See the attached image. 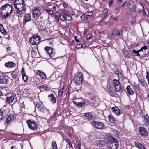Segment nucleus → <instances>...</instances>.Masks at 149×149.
<instances>
[{
  "label": "nucleus",
  "instance_id": "obj_46",
  "mask_svg": "<svg viewBox=\"0 0 149 149\" xmlns=\"http://www.w3.org/2000/svg\"><path fill=\"white\" fill-rule=\"evenodd\" d=\"M76 144L79 149H80L81 147V143L79 141H76Z\"/></svg>",
  "mask_w": 149,
  "mask_h": 149
},
{
  "label": "nucleus",
  "instance_id": "obj_59",
  "mask_svg": "<svg viewBox=\"0 0 149 149\" xmlns=\"http://www.w3.org/2000/svg\"><path fill=\"white\" fill-rule=\"evenodd\" d=\"M113 21H110L109 22V25L110 26H111L113 25Z\"/></svg>",
  "mask_w": 149,
  "mask_h": 149
},
{
  "label": "nucleus",
  "instance_id": "obj_18",
  "mask_svg": "<svg viewBox=\"0 0 149 149\" xmlns=\"http://www.w3.org/2000/svg\"><path fill=\"white\" fill-rule=\"evenodd\" d=\"M139 131L141 135L143 136H146L148 134V132L145 128L143 127H139Z\"/></svg>",
  "mask_w": 149,
  "mask_h": 149
},
{
  "label": "nucleus",
  "instance_id": "obj_29",
  "mask_svg": "<svg viewBox=\"0 0 149 149\" xmlns=\"http://www.w3.org/2000/svg\"><path fill=\"white\" fill-rule=\"evenodd\" d=\"M108 118L109 121L111 123H114L116 122V118L111 114L109 116Z\"/></svg>",
  "mask_w": 149,
  "mask_h": 149
},
{
  "label": "nucleus",
  "instance_id": "obj_5",
  "mask_svg": "<svg viewBox=\"0 0 149 149\" xmlns=\"http://www.w3.org/2000/svg\"><path fill=\"white\" fill-rule=\"evenodd\" d=\"M11 14L10 12H8L2 8H0V18L4 19L7 18Z\"/></svg>",
  "mask_w": 149,
  "mask_h": 149
},
{
  "label": "nucleus",
  "instance_id": "obj_25",
  "mask_svg": "<svg viewBox=\"0 0 149 149\" xmlns=\"http://www.w3.org/2000/svg\"><path fill=\"white\" fill-rule=\"evenodd\" d=\"M15 95L12 94L10 97H7L6 99V101L9 103H10L12 102L14 100V98Z\"/></svg>",
  "mask_w": 149,
  "mask_h": 149
},
{
  "label": "nucleus",
  "instance_id": "obj_54",
  "mask_svg": "<svg viewBox=\"0 0 149 149\" xmlns=\"http://www.w3.org/2000/svg\"><path fill=\"white\" fill-rule=\"evenodd\" d=\"M31 54L33 55H34L36 54V51L34 49H32L31 51Z\"/></svg>",
  "mask_w": 149,
  "mask_h": 149
},
{
  "label": "nucleus",
  "instance_id": "obj_21",
  "mask_svg": "<svg viewBox=\"0 0 149 149\" xmlns=\"http://www.w3.org/2000/svg\"><path fill=\"white\" fill-rule=\"evenodd\" d=\"M19 71L16 70H15L12 72L11 75L13 79H17L19 75Z\"/></svg>",
  "mask_w": 149,
  "mask_h": 149
},
{
  "label": "nucleus",
  "instance_id": "obj_53",
  "mask_svg": "<svg viewBox=\"0 0 149 149\" xmlns=\"http://www.w3.org/2000/svg\"><path fill=\"white\" fill-rule=\"evenodd\" d=\"M82 46H83L82 45L78 44L76 46V48L77 49H79L80 47H82Z\"/></svg>",
  "mask_w": 149,
  "mask_h": 149
},
{
  "label": "nucleus",
  "instance_id": "obj_11",
  "mask_svg": "<svg viewBox=\"0 0 149 149\" xmlns=\"http://www.w3.org/2000/svg\"><path fill=\"white\" fill-rule=\"evenodd\" d=\"M1 8L8 12H10L11 14L13 12V6L8 4H6L3 5Z\"/></svg>",
  "mask_w": 149,
  "mask_h": 149
},
{
  "label": "nucleus",
  "instance_id": "obj_33",
  "mask_svg": "<svg viewBox=\"0 0 149 149\" xmlns=\"http://www.w3.org/2000/svg\"><path fill=\"white\" fill-rule=\"evenodd\" d=\"M7 81V79L3 77H0V83L2 84H5Z\"/></svg>",
  "mask_w": 149,
  "mask_h": 149
},
{
  "label": "nucleus",
  "instance_id": "obj_9",
  "mask_svg": "<svg viewBox=\"0 0 149 149\" xmlns=\"http://www.w3.org/2000/svg\"><path fill=\"white\" fill-rule=\"evenodd\" d=\"M92 123L96 128L102 130L104 128V125L102 122L94 121L92 122Z\"/></svg>",
  "mask_w": 149,
  "mask_h": 149
},
{
  "label": "nucleus",
  "instance_id": "obj_27",
  "mask_svg": "<svg viewBox=\"0 0 149 149\" xmlns=\"http://www.w3.org/2000/svg\"><path fill=\"white\" fill-rule=\"evenodd\" d=\"M0 31L1 33H3L4 35L8 34V32L6 31L2 24H0Z\"/></svg>",
  "mask_w": 149,
  "mask_h": 149
},
{
  "label": "nucleus",
  "instance_id": "obj_47",
  "mask_svg": "<svg viewBox=\"0 0 149 149\" xmlns=\"http://www.w3.org/2000/svg\"><path fill=\"white\" fill-rule=\"evenodd\" d=\"M55 18L57 19L60 18V15L58 13H56L55 14Z\"/></svg>",
  "mask_w": 149,
  "mask_h": 149
},
{
  "label": "nucleus",
  "instance_id": "obj_35",
  "mask_svg": "<svg viewBox=\"0 0 149 149\" xmlns=\"http://www.w3.org/2000/svg\"><path fill=\"white\" fill-rule=\"evenodd\" d=\"M144 121L146 125H149V117L147 115L144 116Z\"/></svg>",
  "mask_w": 149,
  "mask_h": 149
},
{
  "label": "nucleus",
  "instance_id": "obj_10",
  "mask_svg": "<svg viewBox=\"0 0 149 149\" xmlns=\"http://www.w3.org/2000/svg\"><path fill=\"white\" fill-rule=\"evenodd\" d=\"M113 86L116 91L121 92L122 91V90L121 88L119 82L118 80L114 79L113 81Z\"/></svg>",
  "mask_w": 149,
  "mask_h": 149
},
{
  "label": "nucleus",
  "instance_id": "obj_7",
  "mask_svg": "<svg viewBox=\"0 0 149 149\" xmlns=\"http://www.w3.org/2000/svg\"><path fill=\"white\" fill-rule=\"evenodd\" d=\"M42 13L40 7L38 6L34 8L33 12V17H38Z\"/></svg>",
  "mask_w": 149,
  "mask_h": 149
},
{
  "label": "nucleus",
  "instance_id": "obj_58",
  "mask_svg": "<svg viewBox=\"0 0 149 149\" xmlns=\"http://www.w3.org/2000/svg\"><path fill=\"white\" fill-rule=\"evenodd\" d=\"M134 86L137 90H139V86L138 85V84L136 85L135 84H134Z\"/></svg>",
  "mask_w": 149,
  "mask_h": 149
},
{
  "label": "nucleus",
  "instance_id": "obj_14",
  "mask_svg": "<svg viewBox=\"0 0 149 149\" xmlns=\"http://www.w3.org/2000/svg\"><path fill=\"white\" fill-rule=\"evenodd\" d=\"M30 14L29 13L25 14L23 22V24L25 25L28 21L31 20Z\"/></svg>",
  "mask_w": 149,
  "mask_h": 149
},
{
  "label": "nucleus",
  "instance_id": "obj_15",
  "mask_svg": "<svg viewBox=\"0 0 149 149\" xmlns=\"http://www.w3.org/2000/svg\"><path fill=\"white\" fill-rule=\"evenodd\" d=\"M127 8L128 10L130 11H133L135 12V11L134 10V2L132 1H129L128 3Z\"/></svg>",
  "mask_w": 149,
  "mask_h": 149
},
{
  "label": "nucleus",
  "instance_id": "obj_28",
  "mask_svg": "<svg viewBox=\"0 0 149 149\" xmlns=\"http://www.w3.org/2000/svg\"><path fill=\"white\" fill-rule=\"evenodd\" d=\"M37 74L41 77L43 79L46 78V75L43 72H41L40 70H38L37 73Z\"/></svg>",
  "mask_w": 149,
  "mask_h": 149
},
{
  "label": "nucleus",
  "instance_id": "obj_55",
  "mask_svg": "<svg viewBox=\"0 0 149 149\" xmlns=\"http://www.w3.org/2000/svg\"><path fill=\"white\" fill-rule=\"evenodd\" d=\"M117 75L118 77H122V74L120 72L118 73V74H117Z\"/></svg>",
  "mask_w": 149,
  "mask_h": 149
},
{
  "label": "nucleus",
  "instance_id": "obj_16",
  "mask_svg": "<svg viewBox=\"0 0 149 149\" xmlns=\"http://www.w3.org/2000/svg\"><path fill=\"white\" fill-rule=\"evenodd\" d=\"M83 116L85 118L89 120H94V116L92 115L91 113H84Z\"/></svg>",
  "mask_w": 149,
  "mask_h": 149
},
{
  "label": "nucleus",
  "instance_id": "obj_1",
  "mask_svg": "<svg viewBox=\"0 0 149 149\" xmlns=\"http://www.w3.org/2000/svg\"><path fill=\"white\" fill-rule=\"evenodd\" d=\"M14 5L17 14L21 15L25 12L26 5L23 0H15Z\"/></svg>",
  "mask_w": 149,
  "mask_h": 149
},
{
  "label": "nucleus",
  "instance_id": "obj_12",
  "mask_svg": "<svg viewBox=\"0 0 149 149\" xmlns=\"http://www.w3.org/2000/svg\"><path fill=\"white\" fill-rule=\"evenodd\" d=\"M93 144L95 146L100 147L106 144V142L104 140H97Z\"/></svg>",
  "mask_w": 149,
  "mask_h": 149
},
{
  "label": "nucleus",
  "instance_id": "obj_61",
  "mask_svg": "<svg viewBox=\"0 0 149 149\" xmlns=\"http://www.w3.org/2000/svg\"><path fill=\"white\" fill-rule=\"evenodd\" d=\"M119 70L118 69H117L115 71V73L116 74H118V73H119Z\"/></svg>",
  "mask_w": 149,
  "mask_h": 149
},
{
  "label": "nucleus",
  "instance_id": "obj_41",
  "mask_svg": "<svg viewBox=\"0 0 149 149\" xmlns=\"http://www.w3.org/2000/svg\"><path fill=\"white\" fill-rule=\"evenodd\" d=\"M38 88L44 90H46L47 89V87L44 85H41L38 86Z\"/></svg>",
  "mask_w": 149,
  "mask_h": 149
},
{
  "label": "nucleus",
  "instance_id": "obj_32",
  "mask_svg": "<svg viewBox=\"0 0 149 149\" xmlns=\"http://www.w3.org/2000/svg\"><path fill=\"white\" fill-rule=\"evenodd\" d=\"M36 106L40 111L43 112L44 111L43 106L39 103H37L36 104Z\"/></svg>",
  "mask_w": 149,
  "mask_h": 149
},
{
  "label": "nucleus",
  "instance_id": "obj_42",
  "mask_svg": "<svg viewBox=\"0 0 149 149\" xmlns=\"http://www.w3.org/2000/svg\"><path fill=\"white\" fill-rule=\"evenodd\" d=\"M86 103L85 102H78L77 106H80V107H82Z\"/></svg>",
  "mask_w": 149,
  "mask_h": 149
},
{
  "label": "nucleus",
  "instance_id": "obj_60",
  "mask_svg": "<svg viewBox=\"0 0 149 149\" xmlns=\"http://www.w3.org/2000/svg\"><path fill=\"white\" fill-rule=\"evenodd\" d=\"M123 0H118L117 1V3L118 4H120L122 3L123 1Z\"/></svg>",
  "mask_w": 149,
  "mask_h": 149
},
{
  "label": "nucleus",
  "instance_id": "obj_31",
  "mask_svg": "<svg viewBox=\"0 0 149 149\" xmlns=\"http://www.w3.org/2000/svg\"><path fill=\"white\" fill-rule=\"evenodd\" d=\"M22 79L25 82H26L27 80L28 77L25 73L24 71V70H22Z\"/></svg>",
  "mask_w": 149,
  "mask_h": 149
},
{
  "label": "nucleus",
  "instance_id": "obj_13",
  "mask_svg": "<svg viewBox=\"0 0 149 149\" xmlns=\"http://www.w3.org/2000/svg\"><path fill=\"white\" fill-rule=\"evenodd\" d=\"M122 33V31L121 30H114L112 32L111 34V36L112 38H113L115 36H120Z\"/></svg>",
  "mask_w": 149,
  "mask_h": 149
},
{
  "label": "nucleus",
  "instance_id": "obj_37",
  "mask_svg": "<svg viewBox=\"0 0 149 149\" xmlns=\"http://www.w3.org/2000/svg\"><path fill=\"white\" fill-rule=\"evenodd\" d=\"M110 19L111 20H114L116 21H117L118 20V16H116L114 17L113 15H111L110 17Z\"/></svg>",
  "mask_w": 149,
  "mask_h": 149
},
{
  "label": "nucleus",
  "instance_id": "obj_63",
  "mask_svg": "<svg viewBox=\"0 0 149 149\" xmlns=\"http://www.w3.org/2000/svg\"><path fill=\"white\" fill-rule=\"evenodd\" d=\"M87 31V30L86 29H85L84 31V33H83V34L85 35L86 34V32Z\"/></svg>",
  "mask_w": 149,
  "mask_h": 149
},
{
  "label": "nucleus",
  "instance_id": "obj_56",
  "mask_svg": "<svg viewBox=\"0 0 149 149\" xmlns=\"http://www.w3.org/2000/svg\"><path fill=\"white\" fill-rule=\"evenodd\" d=\"M146 78L148 80V84L149 85V75L147 74V75L146 76Z\"/></svg>",
  "mask_w": 149,
  "mask_h": 149
},
{
  "label": "nucleus",
  "instance_id": "obj_24",
  "mask_svg": "<svg viewBox=\"0 0 149 149\" xmlns=\"http://www.w3.org/2000/svg\"><path fill=\"white\" fill-rule=\"evenodd\" d=\"M134 143L136 146L139 149H145V147L144 145L139 143L137 141H136L134 142Z\"/></svg>",
  "mask_w": 149,
  "mask_h": 149
},
{
  "label": "nucleus",
  "instance_id": "obj_64",
  "mask_svg": "<svg viewBox=\"0 0 149 149\" xmlns=\"http://www.w3.org/2000/svg\"><path fill=\"white\" fill-rule=\"evenodd\" d=\"M73 102L74 104H75L77 106V104H78V102H76V101H73Z\"/></svg>",
  "mask_w": 149,
  "mask_h": 149
},
{
  "label": "nucleus",
  "instance_id": "obj_62",
  "mask_svg": "<svg viewBox=\"0 0 149 149\" xmlns=\"http://www.w3.org/2000/svg\"><path fill=\"white\" fill-rule=\"evenodd\" d=\"M120 7H118L116 8H115L116 10H120Z\"/></svg>",
  "mask_w": 149,
  "mask_h": 149
},
{
  "label": "nucleus",
  "instance_id": "obj_39",
  "mask_svg": "<svg viewBox=\"0 0 149 149\" xmlns=\"http://www.w3.org/2000/svg\"><path fill=\"white\" fill-rule=\"evenodd\" d=\"M139 82L140 84L143 86H145V83L144 81L142 79H140L139 80Z\"/></svg>",
  "mask_w": 149,
  "mask_h": 149
},
{
  "label": "nucleus",
  "instance_id": "obj_20",
  "mask_svg": "<svg viewBox=\"0 0 149 149\" xmlns=\"http://www.w3.org/2000/svg\"><path fill=\"white\" fill-rule=\"evenodd\" d=\"M147 47L146 46H144L138 51H136L135 50H132V52L136 54V56H139V57H140V55L139 53L141 51H143V50H147Z\"/></svg>",
  "mask_w": 149,
  "mask_h": 149
},
{
  "label": "nucleus",
  "instance_id": "obj_48",
  "mask_svg": "<svg viewBox=\"0 0 149 149\" xmlns=\"http://www.w3.org/2000/svg\"><path fill=\"white\" fill-rule=\"evenodd\" d=\"M107 90L108 91L109 93L110 94V95H111L112 93V91L111 89V88L109 87V88H108Z\"/></svg>",
  "mask_w": 149,
  "mask_h": 149
},
{
  "label": "nucleus",
  "instance_id": "obj_49",
  "mask_svg": "<svg viewBox=\"0 0 149 149\" xmlns=\"http://www.w3.org/2000/svg\"><path fill=\"white\" fill-rule=\"evenodd\" d=\"M93 13L92 12L90 11L86 13V15L88 16H91L93 15Z\"/></svg>",
  "mask_w": 149,
  "mask_h": 149
},
{
  "label": "nucleus",
  "instance_id": "obj_19",
  "mask_svg": "<svg viewBox=\"0 0 149 149\" xmlns=\"http://www.w3.org/2000/svg\"><path fill=\"white\" fill-rule=\"evenodd\" d=\"M8 114L3 109L0 110V120L5 118V116Z\"/></svg>",
  "mask_w": 149,
  "mask_h": 149
},
{
  "label": "nucleus",
  "instance_id": "obj_17",
  "mask_svg": "<svg viewBox=\"0 0 149 149\" xmlns=\"http://www.w3.org/2000/svg\"><path fill=\"white\" fill-rule=\"evenodd\" d=\"M112 112L117 116H119L122 113V112L117 107H112Z\"/></svg>",
  "mask_w": 149,
  "mask_h": 149
},
{
  "label": "nucleus",
  "instance_id": "obj_30",
  "mask_svg": "<svg viewBox=\"0 0 149 149\" xmlns=\"http://www.w3.org/2000/svg\"><path fill=\"white\" fill-rule=\"evenodd\" d=\"M126 89L128 93L130 95H132L134 93V91L131 88L130 86L129 85L127 87Z\"/></svg>",
  "mask_w": 149,
  "mask_h": 149
},
{
  "label": "nucleus",
  "instance_id": "obj_4",
  "mask_svg": "<svg viewBox=\"0 0 149 149\" xmlns=\"http://www.w3.org/2000/svg\"><path fill=\"white\" fill-rule=\"evenodd\" d=\"M29 127L31 130H36L38 127V124L35 121H32L31 120H28L26 122Z\"/></svg>",
  "mask_w": 149,
  "mask_h": 149
},
{
  "label": "nucleus",
  "instance_id": "obj_36",
  "mask_svg": "<svg viewBox=\"0 0 149 149\" xmlns=\"http://www.w3.org/2000/svg\"><path fill=\"white\" fill-rule=\"evenodd\" d=\"M52 149H58L56 142L55 141L52 142Z\"/></svg>",
  "mask_w": 149,
  "mask_h": 149
},
{
  "label": "nucleus",
  "instance_id": "obj_50",
  "mask_svg": "<svg viewBox=\"0 0 149 149\" xmlns=\"http://www.w3.org/2000/svg\"><path fill=\"white\" fill-rule=\"evenodd\" d=\"M92 36L91 34L87 35L86 37V39L89 40L91 39V38Z\"/></svg>",
  "mask_w": 149,
  "mask_h": 149
},
{
  "label": "nucleus",
  "instance_id": "obj_52",
  "mask_svg": "<svg viewBox=\"0 0 149 149\" xmlns=\"http://www.w3.org/2000/svg\"><path fill=\"white\" fill-rule=\"evenodd\" d=\"M128 3L126 1L123 4L121 7H125L126 6L127 4L128 5Z\"/></svg>",
  "mask_w": 149,
  "mask_h": 149
},
{
  "label": "nucleus",
  "instance_id": "obj_3",
  "mask_svg": "<svg viewBox=\"0 0 149 149\" xmlns=\"http://www.w3.org/2000/svg\"><path fill=\"white\" fill-rule=\"evenodd\" d=\"M83 77L81 72H77L74 77V81L76 85H77L81 84L82 82Z\"/></svg>",
  "mask_w": 149,
  "mask_h": 149
},
{
  "label": "nucleus",
  "instance_id": "obj_51",
  "mask_svg": "<svg viewBox=\"0 0 149 149\" xmlns=\"http://www.w3.org/2000/svg\"><path fill=\"white\" fill-rule=\"evenodd\" d=\"M113 0H111L109 1V7H110L111 6V5H112V3H113Z\"/></svg>",
  "mask_w": 149,
  "mask_h": 149
},
{
  "label": "nucleus",
  "instance_id": "obj_6",
  "mask_svg": "<svg viewBox=\"0 0 149 149\" xmlns=\"http://www.w3.org/2000/svg\"><path fill=\"white\" fill-rule=\"evenodd\" d=\"M40 37L37 35H33L31 38H30L29 42L33 45L38 44L40 42Z\"/></svg>",
  "mask_w": 149,
  "mask_h": 149
},
{
  "label": "nucleus",
  "instance_id": "obj_2",
  "mask_svg": "<svg viewBox=\"0 0 149 149\" xmlns=\"http://www.w3.org/2000/svg\"><path fill=\"white\" fill-rule=\"evenodd\" d=\"M106 143L111 149H117L118 147V141L111 136L107 137Z\"/></svg>",
  "mask_w": 149,
  "mask_h": 149
},
{
  "label": "nucleus",
  "instance_id": "obj_43",
  "mask_svg": "<svg viewBox=\"0 0 149 149\" xmlns=\"http://www.w3.org/2000/svg\"><path fill=\"white\" fill-rule=\"evenodd\" d=\"M45 11L46 12V13H48L51 15L53 13V11L50 10L46 9L45 10Z\"/></svg>",
  "mask_w": 149,
  "mask_h": 149
},
{
  "label": "nucleus",
  "instance_id": "obj_23",
  "mask_svg": "<svg viewBox=\"0 0 149 149\" xmlns=\"http://www.w3.org/2000/svg\"><path fill=\"white\" fill-rule=\"evenodd\" d=\"M48 98L49 99L51 102L54 104L56 103V98L55 97L53 94H51L48 95Z\"/></svg>",
  "mask_w": 149,
  "mask_h": 149
},
{
  "label": "nucleus",
  "instance_id": "obj_40",
  "mask_svg": "<svg viewBox=\"0 0 149 149\" xmlns=\"http://www.w3.org/2000/svg\"><path fill=\"white\" fill-rule=\"evenodd\" d=\"M59 18L61 20L64 21L65 19V13L60 15Z\"/></svg>",
  "mask_w": 149,
  "mask_h": 149
},
{
  "label": "nucleus",
  "instance_id": "obj_45",
  "mask_svg": "<svg viewBox=\"0 0 149 149\" xmlns=\"http://www.w3.org/2000/svg\"><path fill=\"white\" fill-rule=\"evenodd\" d=\"M108 11L107 9H104L103 11V14L104 15H108Z\"/></svg>",
  "mask_w": 149,
  "mask_h": 149
},
{
  "label": "nucleus",
  "instance_id": "obj_8",
  "mask_svg": "<svg viewBox=\"0 0 149 149\" xmlns=\"http://www.w3.org/2000/svg\"><path fill=\"white\" fill-rule=\"evenodd\" d=\"M45 50L46 51L49 56L51 57H54L55 55L54 49L51 48L49 47L46 46L45 48Z\"/></svg>",
  "mask_w": 149,
  "mask_h": 149
},
{
  "label": "nucleus",
  "instance_id": "obj_34",
  "mask_svg": "<svg viewBox=\"0 0 149 149\" xmlns=\"http://www.w3.org/2000/svg\"><path fill=\"white\" fill-rule=\"evenodd\" d=\"M64 91V87H62L61 90H59L58 93V97H61L62 96L63 94V91Z\"/></svg>",
  "mask_w": 149,
  "mask_h": 149
},
{
  "label": "nucleus",
  "instance_id": "obj_44",
  "mask_svg": "<svg viewBox=\"0 0 149 149\" xmlns=\"http://www.w3.org/2000/svg\"><path fill=\"white\" fill-rule=\"evenodd\" d=\"M140 4L141 6V7H142V11L143 12V13L144 15H146V13L145 11L144 10V5L143 4H141L140 3Z\"/></svg>",
  "mask_w": 149,
  "mask_h": 149
},
{
  "label": "nucleus",
  "instance_id": "obj_22",
  "mask_svg": "<svg viewBox=\"0 0 149 149\" xmlns=\"http://www.w3.org/2000/svg\"><path fill=\"white\" fill-rule=\"evenodd\" d=\"M14 114H10L9 115L6 120L5 123L7 124H9L11 121L12 119L14 118Z\"/></svg>",
  "mask_w": 149,
  "mask_h": 149
},
{
  "label": "nucleus",
  "instance_id": "obj_26",
  "mask_svg": "<svg viewBox=\"0 0 149 149\" xmlns=\"http://www.w3.org/2000/svg\"><path fill=\"white\" fill-rule=\"evenodd\" d=\"M5 65L7 67L12 68L15 67V64L12 62H8L6 63L5 64Z\"/></svg>",
  "mask_w": 149,
  "mask_h": 149
},
{
  "label": "nucleus",
  "instance_id": "obj_57",
  "mask_svg": "<svg viewBox=\"0 0 149 149\" xmlns=\"http://www.w3.org/2000/svg\"><path fill=\"white\" fill-rule=\"evenodd\" d=\"M63 6L64 8H67L68 6V5L65 3L63 4Z\"/></svg>",
  "mask_w": 149,
  "mask_h": 149
},
{
  "label": "nucleus",
  "instance_id": "obj_38",
  "mask_svg": "<svg viewBox=\"0 0 149 149\" xmlns=\"http://www.w3.org/2000/svg\"><path fill=\"white\" fill-rule=\"evenodd\" d=\"M68 20H71L72 19V17L70 14L65 13V19Z\"/></svg>",
  "mask_w": 149,
  "mask_h": 149
}]
</instances>
